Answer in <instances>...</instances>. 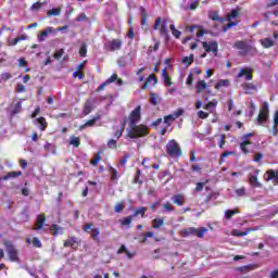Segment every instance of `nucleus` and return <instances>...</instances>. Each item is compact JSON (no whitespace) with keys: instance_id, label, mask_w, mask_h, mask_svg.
Wrapping results in <instances>:
<instances>
[{"instance_id":"1","label":"nucleus","mask_w":278,"mask_h":278,"mask_svg":"<svg viewBox=\"0 0 278 278\" xmlns=\"http://www.w3.org/2000/svg\"><path fill=\"white\" fill-rule=\"evenodd\" d=\"M144 136H149V127L146 125H128L127 128V138H130L131 140H136L138 138H144Z\"/></svg>"},{"instance_id":"2","label":"nucleus","mask_w":278,"mask_h":278,"mask_svg":"<svg viewBox=\"0 0 278 278\" xmlns=\"http://www.w3.org/2000/svg\"><path fill=\"white\" fill-rule=\"evenodd\" d=\"M165 149L169 157H181L184 155V152L181 151V147L175 139L169 140L165 146Z\"/></svg>"},{"instance_id":"3","label":"nucleus","mask_w":278,"mask_h":278,"mask_svg":"<svg viewBox=\"0 0 278 278\" xmlns=\"http://www.w3.org/2000/svg\"><path fill=\"white\" fill-rule=\"evenodd\" d=\"M3 244L9 255V260L11 262H18V250H16V247H14V243H12L10 240H4Z\"/></svg>"},{"instance_id":"4","label":"nucleus","mask_w":278,"mask_h":278,"mask_svg":"<svg viewBox=\"0 0 278 278\" xmlns=\"http://www.w3.org/2000/svg\"><path fill=\"white\" fill-rule=\"evenodd\" d=\"M142 118V106H136L128 115V125H138Z\"/></svg>"},{"instance_id":"5","label":"nucleus","mask_w":278,"mask_h":278,"mask_svg":"<svg viewBox=\"0 0 278 278\" xmlns=\"http://www.w3.org/2000/svg\"><path fill=\"white\" fill-rule=\"evenodd\" d=\"M232 47L233 49H237L239 51V55H242L243 58L249 55L252 49V47L244 40H237Z\"/></svg>"},{"instance_id":"6","label":"nucleus","mask_w":278,"mask_h":278,"mask_svg":"<svg viewBox=\"0 0 278 278\" xmlns=\"http://www.w3.org/2000/svg\"><path fill=\"white\" fill-rule=\"evenodd\" d=\"M140 14L141 29L144 31V34H149V31H151V26H149V14L147 13V9H144V7L140 8Z\"/></svg>"},{"instance_id":"7","label":"nucleus","mask_w":278,"mask_h":278,"mask_svg":"<svg viewBox=\"0 0 278 278\" xmlns=\"http://www.w3.org/2000/svg\"><path fill=\"white\" fill-rule=\"evenodd\" d=\"M105 48L108 49V51H111L112 53H114V51H121V49H123V39L115 38L109 40L105 45Z\"/></svg>"},{"instance_id":"8","label":"nucleus","mask_w":278,"mask_h":278,"mask_svg":"<svg viewBox=\"0 0 278 278\" xmlns=\"http://www.w3.org/2000/svg\"><path fill=\"white\" fill-rule=\"evenodd\" d=\"M269 114L270 111L268 110V102H264L257 116L258 124L264 125V123L268 121Z\"/></svg>"},{"instance_id":"9","label":"nucleus","mask_w":278,"mask_h":278,"mask_svg":"<svg viewBox=\"0 0 278 278\" xmlns=\"http://www.w3.org/2000/svg\"><path fill=\"white\" fill-rule=\"evenodd\" d=\"M202 47L205 51V53H213L214 55H218V42L213 41H204L202 42Z\"/></svg>"},{"instance_id":"10","label":"nucleus","mask_w":278,"mask_h":278,"mask_svg":"<svg viewBox=\"0 0 278 278\" xmlns=\"http://www.w3.org/2000/svg\"><path fill=\"white\" fill-rule=\"evenodd\" d=\"M238 78L244 77L245 81H252L253 80V68L251 67H241L239 70V73L237 75Z\"/></svg>"},{"instance_id":"11","label":"nucleus","mask_w":278,"mask_h":278,"mask_svg":"<svg viewBox=\"0 0 278 278\" xmlns=\"http://www.w3.org/2000/svg\"><path fill=\"white\" fill-rule=\"evenodd\" d=\"M257 175H260V169H257L255 173L249 174V181L250 185L254 188H262V182L257 179Z\"/></svg>"},{"instance_id":"12","label":"nucleus","mask_w":278,"mask_h":278,"mask_svg":"<svg viewBox=\"0 0 278 278\" xmlns=\"http://www.w3.org/2000/svg\"><path fill=\"white\" fill-rule=\"evenodd\" d=\"M116 79H118V74H112V76L110 78H108L104 83H102L99 88L96 90V92H101L103 90H105L106 86H110V84H114V81H116Z\"/></svg>"},{"instance_id":"13","label":"nucleus","mask_w":278,"mask_h":278,"mask_svg":"<svg viewBox=\"0 0 278 278\" xmlns=\"http://www.w3.org/2000/svg\"><path fill=\"white\" fill-rule=\"evenodd\" d=\"M191 236H197V238H205V233H207V228L200 227V229L195 227H190Z\"/></svg>"},{"instance_id":"14","label":"nucleus","mask_w":278,"mask_h":278,"mask_svg":"<svg viewBox=\"0 0 278 278\" xmlns=\"http://www.w3.org/2000/svg\"><path fill=\"white\" fill-rule=\"evenodd\" d=\"M63 247L66 249L71 247V249H78L79 242L77 241V237H70L67 240L63 242Z\"/></svg>"},{"instance_id":"15","label":"nucleus","mask_w":278,"mask_h":278,"mask_svg":"<svg viewBox=\"0 0 278 278\" xmlns=\"http://www.w3.org/2000/svg\"><path fill=\"white\" fill-rule=\"evenodd\" d=\"M46 223H47V216H45V214H39L37 216V220L35 223V230L40 231V229H42V227H45Z\"/></svg>"},{"instance_id":"16","label":"nucleus","mask_w":278,"mask_h":278,"mask_svg":"<svg viewBox=\"0 0 278 278\" xmlns=\"http://www.w3.org/2000/svg\"><path fill=\"white\" fill-rule=\"evenodd\" d=\"M266 175H267L266 181H273L274 180L275 186H278V172L277 170L268 169L266 172Z\"/></svg>"},{"instance_id":"17","label":"nucleus","mask_w":278,"mask_h":278,"mask_svg":"<svg viewBox=\"0 0 278 278\" xmlns=\"http://www.w3.org/2000/svg\"><path fill=\"white\" fill-rule=\"evenodd\" d=\"M172 201H173L174 205L181 207V205H184V203H186V198L184 197V194L177 193L172 197Z\"/></svg>"},{"instance_id":"18","label":"nucleus","mask_w":278,"mask_h":278,"mask_svg":"<svg viewBox=\"0 0 278 278\" xmlns=\"http://www.w3.org/2000/svg\"><path fill=\"white\" fill-rule=\"evenodd\" d=\"M131 223H134V215H129L119 219L122 227H128V229H131Z\"/></svg>"},{"instance_id":"19","label":"nucleus","mask_w":278,"mask_h":278,"mask_svg":"<svg viewBox=\"0 0 278 278\" xmlns=\"http://www.w3.org/2000/svg\"><path fill=\"white\" fill-rule=\"evenodd\" d=\"M194 29H199V31L197 33V38H202V36H205V30L201 28V26L192 25L191 27H186V30L190 33L194 31Z\"/></svg>"},{"instance_id":"20","label":"nucleus","mask_w":278,"mask_h":278,"mask_svg":"<svg viewBox=\"0 0 278 278\" xmlns=\"http://www.w3.org/2000/svg\"><path fill=\"white\" fill-rule=\"evenodd\" d=\"M149 208H147V206H140L138 208L135 210L132 216L134 218H136V216H141V218H147V211Z\"/></svg>"},{"instance_id":"21","label":"nucleus","mask_w":278,"mask_h":278,"mask_svg":"<svg viewBox=\"0 0 278 278\" xmlns=\"http://www.w3.org/2000/svg\"><path fill=\"white\" fill-rule=\"evenodd\" d=\"M23 176V172H9L7 175L2 177L3 181H8V179H16Z\"/></svg>"},{"instance_id":"22","label":"nucleus","mask_w":278,"mask_h":278,"mask_svg":"<svg viewBox=\"0 0 278 278\" xmlns=\"http://www.w3.org/2000/svg\"><path fill=\"white\" fill-rule=\"evenodd\" d=\"M245 94H251L252 91L257 90V86L253 83H245L242 85Z\"/></svg>"},{"instance_id":"23","label":"nucleus","mask_w":278,"mask_h":278,"mask_svg":"<svg viewBox=\"0 0 278 278\" xmlns=\"http://www.w3.org/2000/svg\"><path fill=\"white\" fill-rule=\"evenodd\" d=\"M164 225H166V219L164 217L161 218H154L152 220V227L154 229H160V227H164Z\"/></svg>"},{"instance_id":"24","label":"nucleus","mask_w":278,"mask_h":278,"mask_svg":"<svg viewBox=\"0 0 278 278\" xmlns=\"http://www.w3.org/2000/svg\"><path fill=\"white\" fill-rule=\"evenodd\" d=\"M228 86H231V80L229 79H219L217 84L215 85V90H220V88H228Z\"/></svg>"},{"instance_id":"25","label":"nucleus","mask_w":278,"mask_h":278,"mask_svg":"<svg viewBox=\"0 0 278 278\" xmlns=\"http://www.w3.org/2000/svg\"><path fill=\"white\" fill-rule=\"evenodd\" d=\"M151 81H154V86L157 84L159 79L157 76L155 74H150L148 79L144 81L143 84V90H147V88H149V84H151Z\"/></svg>"},{"instance_id":"26","label":"nucleus","mask_w":278,"mask_h":278,"mask_svg":"<svg viewBox=\"0 0 278 278\" xmlns=\"http://www.w3.org/2000/svg\"><path fill=\"white\" fill-rule=\"evenodd\" d=\"M37 123L39 124V130L40 131H47V127H49V123H47V118L43 116L37 118Z\"/></svg>"},{"instance_id":"27","label":"nucleus","mask_w":278,"mask_h":278,"mask_svg":"<svg viewBox=\"0 0 278 278\" xmlns=\"http://www.w3.org/2000/svg\"><path fill=\"white\" fill-rule=\"evenodd\" d=\"M260 42L264 49H270V47H275V41L271 38L261 39Z\"/></svg>"},{"instance_id":"28","label":"nucleus","mask_w":278,"mask_h":278,"mask_svg":"<svg viewBox=\"0 0 278 278\" xmlns=\"http://www.w3.org/2000/svg\"><path fill=\"white\" fill-rule=\"evenodd\" d=\"M26 39H27V35H21L20 37H16L14 39H9V47H16L18 42Z\"/></svg>"},{"instance_id":"29","label":"nucleus","mask_w":278,"mask_h":278,"mask_svg":"<svg viewBox=\"0 0 278 278\" xmlns=\"http://www.w3.org/2000/svg\"><path fill=\"white\" fill-rule=\"evenodd\" d=\"M162 77L164 79L165 86H168V87L173 86V81H172L170 75H168V72L166 71V68H164L162 71Z\"/></svg>"},{"instance_id":"30","label":"nucleus","mask_w":278,"mask_h":278,"mask_svg":"<svg viewBox=\"0 0 278 278\" xmlns=\"http://www.w3.org/2000/svg\"><path fill=\"white\" fill-rule=\"evenodd\" d=\"M150 103L151 105H160L162 103V100L160 99V96L155 92L150 93Z\"/></svg>"},{"instance_id":"31","label":"nucleus","mask_w":278,"mask_h":278,"mask_svg":"<svg viewBox=\"0 0 278 278\" xmlns=\"http://www.w3.org/2000/svg\"><path fill=\"white\" fill-rule=\"evenodd\" d=\"M49 34H53V27H47L45 30L41 31L39 35V42H43L45 38L49 36Z\"/></svg>"},{"instance_id":"32","label":"nucleus","mask_w":278,"mask_h":278,"mask_svg":"<svg viewBox=\"0 0 278 278\" xmlns=\"http://www.w3.org/2000/svg\"><path fill=\"white\" fill-rule=\"evenodd\" d=\"M103 154V151H99L94 157L90 161V164L92 166H99V162H101L103 160V156H101Z\"/></svg>"},{"instance_id":"33","label":"nucleus","mask_w":278,"mask_h":278,"mask_svg":"<svg viewBox=\"0 0 278 278\" xmlns=\"http://www.w3.org/2000/svg\"><path fill=\"white\" fill-rule=\"evenodd\" d=\"M238 16H240V10L233 9L227 14L226 21L231 22L233 18H238Z\"/></svg>"},{"instance_id":"34","label":"nucleus","mask_w":278,"mask_h":278,"mask_svg":"<svg viewBox=\"0 0 278 278\" xmlns=\"http://www.w3.org/2000/svg\"><path fill=\"white\" fill-rule=\"evenodd\" d=\"M90 112H92V101L88 100L87 102H85L83 114L84 116H88Z\"/></svg>"},{"instance_id":"35","label":"nucleus","mask_w":278,"mask_h":278,"mask_svg":"<svg viewBox=\"0 0 278 278\" xmlns=\"http://www.w3.org/2000/svg\"><path fill=\"white\" fill-rule=\"evenodd\" d=\"M62 14V8H53L47 11V16H60Z\"/></svg>"},{"instance_id":"36","label":"nucleus","mask_w":278,"mask_h":278,"mask_svg":"<svg viewBox=\"0 0 278 278\" xmlns=\"http://www.w3.org/2000/svg\"><path fill=\"white\" fill-rule=\"evenodd\" d=\"M249 144H252V142L251 141H242L239 144L242 153H244L245 155H249V153H251V151H249V148H247V147H249Z\"/></svg>"},{"instance_id":"37","label":"nucleus","mask_w":278,"mask_h":278,"mask_svg":"<svg viewBox=\"0 0 278 278\" xmlns=\"http://www.w3.org/2000/svg\"><path fill=\"white\" fill-rule=\"evenodd\" d=\"M236 214H240V211L238 208L227 210L225 212L226 219L231 220V218H233V216H236Z\"/></svg>"},{"instance_id":"38","label":"nucleus","mask_w":278,"mask_h":278,"mask_svg":"<svg viewBox=\"0 0 278 278\" xmlns=\"http://www.w3.org/2000/svg\"><path fill=\"white\" fill-rule=\"evenodd\" d=\"M70 144L74 147V149H78V147L81 144V140L79 137L72 136L70 139Z\"/></svg>"},{"instance_id":"39","label":"nucleus","mask_w":278,"mask_h":278,"mask_svg":"<svg viewBox=\"0 0 278 278\" xmlns=\"http://www.w3.org/2000/svg\"><path fill=\"white\" fill-rule=\"evenodd\" d=\"M21 112H23V102L17 101L14 105H13V110H12V114H21Z\"/></svg>"},{"instance_id":"40","label":"nucleus","mask_w":278,"mask_h":278,"mask_svg":"<svg viewBox=\"0 0 278 278\" xmlns=\"http://www.w3.org/2000/svg\"><path fill=\"white\" fill-rule=\"evenodd\" d=\"M167 24H168V21L167 20H163V23H162L161 28H160V35L161 36H168V30L166 28Z\"/></svg>"},{"instance_id":"41","label":"nucleus","mask_w":278,"mask_h":278,"mask_svg":"<svg viewBox=\"0 0 278 278\" xmlns=\"http://www.w3.org/2000/svg\"><path fill=\"white\" fill-rule=\"evenodd\" d=\"M97 121H101V115H96L92 119H89L85 123L87 127H94Z\"/></svg>"},{"instance_id":"42","label":"nucleus","mask_w":278,"mask_h":278,"mask_svg":"<svg viewBox=\"0 0 278 278\" xmlns=\"http://www.w3.org/2000/svg\"><path fill=\"white\" fill-rule=\"evenodd\" d=\"M124 210H125V201H121L114 206V212H116V214H121Z\"/></svg>"},{"instance_id":"43","label":"nucleus","mask_w":278,"mask_h":278,"mask_svg":"<svg viewBox=\"0 0 278 278\" xmlns=\"http://www.w3.org/2000/svg\"><path fill=\"white\" fill-rule=\"evenodd\" d=\"M194 62V54H190L189 56H185L181 60V64H187V66H190Z\"/></svg>"},{"instance_id":"44","label":"nucleus","mask_w":278,"mask_h":278,"mask_svg":"<svg viewBox=\"0 0 278 278\" xmlns=\"http://www.w3.org/2000/svg\"><path fill=\"white\" fill-rule=\"evenodd\" d=\"M240 270V273H251V270H255V265H245V266H242V267H239L238 268Z\"/></svg>"},{"instance_id":"45","label":"nucleus","mask_w":278,"mask_h":278,"mask_svg":"<svg viewBox=\"0 0 278 278\" xmlns=\"http://www.w3.org/2000/svg\"><path fill=\"white\" fill-rule=\"evenodd\" d=\"M142 172L140 169H137L132 184H139V186H142V180H140Z\"/></svg>"},{"instance_id":"46","label":"nucleus","mask_w":278,"mask_h":278,"mask_svg":"<svg viewBox=\"0 0 278 278\" xmlns=\"http://www.w3.org/2000/svg\"><path fill=\"white\" fill-rule=\"evenodd\" d=\"M50 231L52 236H60V226L58 224H53L50 226Z\"/></svg>"},{"instance_id":"47","label":"nucleus","mask_w":278,"mask_h":278,"mask_svg":"<svg viewBox=\"0 0 278 278\" xmlns=\"http://www.w3.org/2000/svg\"><path fill=\"white\" fill-rule=\"evenodd\" d=\"M169 28L172 30V35L174 36V38H181V33L177 28H175V24H172Z\"/></svg>"},{"instance_id":"48","label":"nucleus","mask_w":278,"mask_h":278,"mask_svg":"<svg viewBox=\"0 0 278 278\" xmlns=\"http://www.w3.org/2000/svg\"><path fill=\"white\" fill-rule=\"evenodd\" d=\"M206 184H210V180H205L204 182H198L194 188V192H202L203 188H205Z\"/></svg>"},{"instance_id":"49","label":"nucleus","mask_w":278,"mask_h":278,"mask_svg":"<svg viewBox=\"0 0 278 278\" xmlns=\"http://www.w3.org/2000/svg\"><path fill=\"white\" fill-rule=\"evenodd\" d=\"M175 121H176V119H175V117H174L173 114L166 115V116H164V118H163V122L165 123V125H167V127H170V123H173V122H175Z\"/></svg>"},{"instance_id":"50","label":"nucleus","mask_w":278,"mask_h":278,"mask_svg":"<svg viewBox=\"0 0 278 278\" xmlns=\"http://www.w3.org/2000/svg\"><path fill=\"white\" fill-rule=\"evenodd\" d=\"M88 53V46H86V43H83L80 46V49L78 51V54L80 55V58H86V54Z\"/></svg>"},{"instance_id":"51","label":"nucleus","mask_w":278,"mask_h":278,"mask_svg":"<svg viewBox=\"0 0 278 278\" xmlns=\"http://www.w3.org/2000/svg\"><path fill=\"white\" fill-rule=\"evenodd\" d=\"M31 244L35 247V249H42V242L38 237L33 238Z\"/></svg>"},{"instance_id":"52","label":"nucleus","mask_w":278,"mask_h":278,"mask_svg":"<svg viewBox=\"0 0 278 278\" xmlns=\"http://www.w3.org/2000/svg\"><path fill=\"white\" fill-rule=\"evenodd\" d=\"M207 88V83L205 80L198 81V93H201V90H205Z\"/></svg>"},{"instance_id":"53","label":"nucleus","mask_w":278,"mask_h":278,"mask_svg":"<svg viewBox=\"0 0 278 278\" xmlns=\"http://www.w3.org/2000/svg\"><path fill=\"white\" fill-rule=\"evenodd\" d=\"M10 79H12V74L8 72L1 74V79H0L1 84L3 81H10Z\"/></svg>"},{"instance_id":"54","label":"nucleus","mask_w":278,"mask_h":278,"mask_svg":"<svg viewBox=\"0 0 278 278\" xmlns=\"http://www.w3.org/2000/svg\"><path fill=\"white\" fill-rule=\"evenodd\" d=\"M108 148L109 149H118V142L114 139H110L108 141Z\"/></svg>"},{"instance_id":"55","label":"nucleus","mask_w":278,"mask_h":278,"mask_svg":"<svg viewBox=\"0 0 278 278\" xmlns=\"http://www.w3.org/2000/svg\"><path fill=\"white\" fill-rule=\"evenodd\" d=\"M229 155H233V151H225L219 159V164H223L225 162V157H229Z\"/></svg>"},{"instance_id":"56","label":"nucleus","mask_w":278,"mask_h":278,"mask_svg":"<svg viewBox=\"0 0 278 278\" xmlns=\"http://www.w3.org/2000/svg\"><path fill=\"white\" fill-rule=\"evenodd\" d=\"M154 40V47L153 46H150L149 47V51H157V49H160V45H161V41L160 39H153Z\"/></svg>"},{"instance_id":"57","label":"nucleus","mask_w":278,"mask_h":278,"mask_svg":"<svg viewBox=\"0 0 278 278\" xmlns=\"http://www.w3.org/2000/svg\"><path fill=\"white\" fill-rule=\"evenodd\" d=\"M62 55H64V49H59L53 54V58H54V60H60L62 58Z\"/></svg>"},{"instance_id":"58","label":"nucleus","mask_w":278,"mask_h":278,"mask_svg":"<svg viewBox=\"0 0 278 278\" xmlns=\"http://www.w3.org/2000/svg\"><path fill=\"white\" fill-rule=\"evenodd\" d=\"M216 108V102L210 101L207 104L203 105V110H214Z\"/></svg>"},{"instance_id":"59","label":"nucleus","mask_w":278,"mask_h":278,"mask_svg":"<svg viewBox=\"0 0 278 278\" xmlns=\"http://www.w3.org/2000/svg\"><path fill=\"white\" fill-rule=\"evenodd\" d=\"M73 77H78V79H84L86 77V74L81 72L80 70H77L76 72L73 73Z\"/></svg>"},{"instance_id":"60","label":"nucleus","mask_w":278,"mask_h":278,"mask_svg":"<svg viewBox=\"0 0 278 278\" xmlns=\"http://www.w3.org/2000/svg\"><path fill=\"white\" fill-rule=\"evenodd\" d=\"M212 20L213 21H218L219 23H223L225 20H223V17H220V15L218 14V12H213L212 14Z\"/></svg>"},{"instance_id":"61","label":"nucleus","mask_w":278,"mask_h":278,"mask_svg":"<svg viewBox=\"0 0 278 278\" xmlns=\"http://www.w3.org/2000/svg\"><path fill=\"white\" fill-rule=\"evenodd\" d=\"M161 25H162V17H157V18L155 20L154 25H153L154 31H157V29H160V26H161Z\"/></svg>"},{"instance_id":"62","label":"nucleus","mask_w":278,"mask_h":278,"mask_svg":"<svg viewBox=\"0 0 278 278\" xmlns=\"http://www.w3.org/2000/svg\"><path fill=\"white\" fill-rule=\"evenodd\" d=\"M180 235L182 236V238H188V236H191L190 227L184 228L182 230H180Z\"/></svg>"},{"instance_id":"63","label":"nucleus","mask_w":278,"mask_h":278,"mask_svg":"<svg viewBox=\"0 0 278 278\" xmlns=\"http://www.w3.org/2000/svg\"><path fill=\"white\" fill-rule=\"evenodd\" d=\"M77 23H81V21H88V15H86V13H80L77 17H76Z\"/></svg>"},{"instance_id":"64","label":"nucleus","mask_w":278,"mask_h":278,"mask_svg":"<svg viewBox=\"0 0 278 278\" xmlns=\"http://www.w3.org/2000/svg\"><path fill=\"white\" fill-rule=\"evenodd\" d=\"M83 229L86 233H90V231H92V224L87 223L83 226Z\"/></svg>"}]
</instances>
